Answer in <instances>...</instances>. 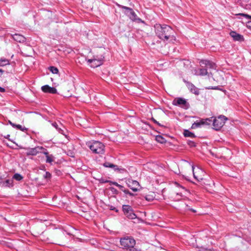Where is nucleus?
<instances>
[{
  "label": "nucleus",
  "mask_w": 251,
  "mask_h": 251,
  "mask_svg": "<svg viewBox=\"0 0 251 251\" xmlns=\"http://www.w3.org/2000/svg\"><path fill=\"white\" fill-rule=\"evenodd\" d=\"M123 211L125 215L130 219H134L136 218V214L134 213L131 206L128 205H123Z\"/></svg>",
  "instance_id": "nucleus-8"
},
{
  "label": "nucleus",
  "mask_w": 251,
  "mask_h": 251,
  "mask_svg": "<svg viewBox=\"0 0 251 251\" xmlns=\"http://www.w3.org/2000/svg\"><path fill=\"white\" fill-rule=\"evenodd\" d=\"M51 125L56 128V129L61 134L63 135H65L64 130L62 129L61 127L58 126V124L56 122H53L51 123Z\"/></svg>",
  "instance_id": "nucleus-20"
},
{
  "label": "nucleus",
  "mask_w": 251,
  "mask_h": 251,
  "mask_svg": "<svg viewBox=\"0 0 251 251\" xmlns=\"http://www.w3.org/2000/svg\"><path fill=\"white\" fill-rule=\"evenodd\" d=\"M41 90L44 93H50V94H56L57 90L55 87H50L48 85H45L41 87Z\"/></svg>",
  "instance_id": "nucleus-14"
},
{
  "label": "nucleus",
  "mask_w": 251,
  "mask_h": 251,
  "mask_svg": "<svg viewBox=\"0 0 251 251\" xmlns=\"http://www.w3.org/2000/svg\"><path fill=\"white\" fill-rule=\"evenodd\" d=\"M152 121H153L154 123H155V124H158V122L156 120H155L154 118H152Z\"/></svg>",
  "instance_id": "nucleus-43"
},
{
  "label": "nucleus",
  "mask_w": 251,
  "mask_h": 251,
  "mask_svg": "<svg viewBox=\"0 0 251 251\" xmlns=\"http://www.w3.org/2000/svg\"><path fill=\"white\" fill-rule=\"evenodd\" d=\"M42 150H44V151L43 152V153L44 154H45L46 157L49 155V153H48V151H47V150L46 149L44 148V149H43Z\"/></svg>",
  "instance_id": "nucleus-38"
},
{
  "label": "nucleus",
  "mask_w": 251,
  "mask_h": 251,
  "mask_svg": "<svg viewBox=\"0 0 251 251\" xmlns=\"http://www.w3.org/2000/svg\"><path fill=\"white\" fill-rule=\"evenodd\" d=\"M183 135L185 137H188L190 138H195L196 137L194 133L190 132L188 130H184Z\"/></svg>",
  "instance_id": "nucleus-22"
},
{
  "label": "nucleus",
  "mask_w": 251,
  "mask_h": 251,
  "mask_svg": "<svg viewBox=\"0 0 251 251\" xmlns=\"http://www.w3.org/2000/svg\"><path fill=\"white\" fill-rule=\"evenodd\" d=\"M186 84L187 87L192 93L197 95H198L199 94V90L194 85H193L192 83L189 82H187Z\"/></svg>",
  "instance_id": "nucleus-18"
},
{
  "label": "nucleus",
  "mask_w": 251,
  "mask_h": 251,
  "mask_svg": "<svg viewBox=\"0 0 251 251\" xmlns=\"http://www.w3.org/2000/svg\"><path fill=\"white\" fill-rule=\"evenodd\" d=\"M157 125H158V126H163L162 125H161L160 123H158V124H157Z\"/></svg>",
  "instance_id": "nucleus-46"
},
{
  "label": "nucleus",
  "mask_w": 251,
  "mask_h": 251,
  "mask_svg": "<svg viewBox=\"0 0 251 251\" xmlns=\"http://www.w3.org/2000/svg\"><path fill=\"white\" fill-rule=\"evenodd\" d=\"M212 118L213 117L211 118V119H201L200 121H196L193 124L191 127L192 128H196L200 127L201 125H210L209 122L212 121Z\"/></svg>",
  "instance_id": "nucleus-12"
},
{
  "label": "nucleus",
  "mask_w": 251,
  "mask_h": 251,
  "mask_svg": "<svg viewBox=\"0 0 251 251\" xmlns=\"http://www.w3.org/2000/svg\"><path fill=\"white\" fill-rule=\"evenodd\" d=\"M176 185L179 187L180 189V192H177L176 193V196L173 197V198L176 201H178L181 199V198L183 196V194L185 193L186 191V189L184 187H182L177 183H176Z\"/></svg>",
  "instance_id": "nucleus-13"
},
{
  "label": "nucleus",
  "mask_w": 251,
  "mask_h": 251,
  "mask_svg": "<svg viewBox=\"0 0 251 251\" xmlns=\"http://www.w3.org/2000/svg\"><path fill=\"white\" fill-rule=\"evenodd\" d=\"M14 128H15L17 129H19V130H20L22 131H27V128H26L25 127H23L21 125H16V124H15L14 127Z\"/></svg>",
  "instance_id": "nucleus-25"
},
{
  "label": "nucleus",
  "mask_w": 251,
  "mask_h": 251,
  "mask_svg": "<svg viewBox=\"0 0 251 251\" xmlns=\"http://www.w3.org/2000/svg\"><path fill=\"white\" fill-rule=\"evenodd\" d=\"M157 125H158V126H163L162 125H161L160 123H158V124H157Z\"/></svg>",
  "instance_id": "nucleus-47"
},
{
  "label": "nucleus",
  "mask_w": 251,
  "mask_h": 251,
  "mask_svg": "<svg viewBox=\"0 0 251 251\" xmlns=\"http://www.w3.org/2000/svg\"><path fill=\"white\" fill-rule=\"evenodd\" d=\"M115 185L117 186L121 190H122L123 192H124V190H125V188L124 187L120 184H119L118 183H114Z\"/></svg>",
  "instance_id": "nucleus-33"
},
{
  "label": "nucleus",
  "mask_w": 251,
  "mask_h": 251,
  "mask_svg": "<svg viewBox=\"0 0 251 251\" xmlns=\"http://www.w3.org/2000/svg\"><path fill=\"white\" fill-rule=\"evenodd\" d=\"M8 123L13 127L15 124H14L13 123H12L10 121H8Z\"/></svg>",
  "instance_id": "nucleus-42"
},
{
  "label": "nucleus",
  "mask_w": 251,
  "mask_h": 251,
  "mask_svg": "<svg viewBox=\"0 0 251 251\" xmlns=\"http://www.w3.org/2000/svg\"><path fill=\"white\" fill-rule=\"evenodd\" d=\"M100 182L101 183H105L108 182V180L105 179L103 178H100Z\"/></svg>",
  "instance_id": "nucleus-36"
},
{
  "label": "nucleus",
  "mask_w": 251,
  "mask_h": 251,
  "mask_svg": "<svg viewBox=\"0 0 251 251\" xmlns=\"http://www.w3.org/2000/svg\"><path fill=\"white\" fill-rule=\"evenodd\" d=\"M107 183H109L110 184H113V185H115V184L114 183H117L116 182H115V181H110V180H108V182Z\"/></svg>",
  "instance_id": "nucleus-40"
},
{
  "label": "nucleus",
  "mask_w": 251,
  "mask_h": 251,
  "mask_svg": "<svg viewBox=\"0 0 251 251\" xmlns=\"http://www.w3.org/2000/svg\"><path fill=\"white\" fill-rule=\"evenodd\" d=\"M11 36L15 41L19 43H24L26 40L24 36L20 34H11Z\"/></svg>",
  "instance_id": "nucleus-17"
},
{
  "label": "nucleus",
  "mask_w": 251,
  "mask_h": 251,
  "mask_svg": "<svg viewBox=\"0 0 251 251\" xmlns=\"http://www.w3.org/2000/svg\"><path fill=\"white\" fill-rule=\"evenodd\" d=\"M145 199L148 201H151L154 199V195L153 193L151 194L147 195L145 197Z\"/></svg>",
  "instance_id": "nucleus-23"
},
{
  "label": "nucleus",
  "mask_w": 251,
  "mask_h": 251,
  "mask_svg": "<svg viewBox=\"0 0 251 251\" xmlns=\"http://www.w3.org/2000/svg\"><path fill=\"white\" fill-rule=\"evenodd\" d=\"M49 70L54 74H57L58 73V69L54 66H50L49 68Z\"/></svg>",
  "instance_id": "nucleus-27"
},
{
  "label": "nucleus",
  "mask_w": 251,
  "mask_h": 251,
  "mask_svg": "<svg viewBox=\"0 0 251 251\" xmlns=\"http://www.w3.org/2000/svg\"><path fill=\"white\" fill-rule=\"evenodd\" d=\"M156 35L161 40L166 41H173L176 40L174 29L167 25L156 24L154 26Z\"/></svg>",
  "instance_id": "nucleus-1"
},
{
  "label": "nucleus",
  "mask_w": 251,
  "mask_h": 251,
  "mask_svg": "<svg viewBox=\"0 0 251 251\" xmlns=\"http://www.w3.org/2000/svg\"><path fill=\"white\" fill-rule=\"evenodd\" d=\"M118 7L125 10V14L129 17V18L133 21L141 22L142 20L137 17V16L133 10L128 7L117 4Z\"/></svg>",
  "instance_id": "nucleus-5"
},
{
  "label": "nucleus",
  "mask_w": 251,
  "mask_h": 251,
  "mask_svg": "<svg viewBox=\"0 0 251 251\" xmlns=\"http://www.w3.org/2000/svg\"><path fill=\"white\" fill-rule=\"evenodd\" d=\"M88 147L92 151L96 154H103L104 152L105 146L99 141H94L90 143Z\"/></svg>",
  "instance_id": "nucleus-3"
},
{
  "label": "nucleus",
  "mask_w": 251,
  "mask_h": 251,
  "mask_svg": "<svg viewBox=\"0 0 251 251\" xmlns=\"http://www.w3.org/2000/svg\"><path fill=\"white\" fill-rule=\"evenodd\" d=\"M128 195H129L130 196H134V194L132 193H131L130 191L129 192V193H128Z\"/></svg>",
  "instance_id": "nucleus-44"
},
{
  "label": "nucleus",
  "mask_w": 251,
  "mask_h": 251,
  "mask_svg": "<svg viewBox=\"0 0 251 251\" xmlns=\"http://www.w3.org/2000/svg\"><path fill=\"white\" fill-rule=\"evenodd\" d=\"M173 104L174 105L179 106L185 109H187L190 107L189 103L182 98H177L175 99L173 101Z\"/></svg>",
  "instance_id": "nucleus-7"
},
{
  "label": "nucleus",
  "mask_w": 251,
  "mask_h": 251,
  "mask_svg": "<svg viewBox=\"0 0 251 251\" xmlns=\"http://www.w3.org/2000/svg\"><path fill=\"white\" fill-rule=\"evenodd\" d=\"M9 64V60L5 58L0 59V66H4Z\"/></svg>",
  "instance_id": "nucleus-24"
},
{
  "label": "nucleus",
  "mask_w": 251,
  "mask_h": 251,
  "mask_svg": "<svg viewBox=\"0 0 251 251\" xmlns=\"http://www.w3.org/2000/svg\"><path fill=\"white\" fill-rule=\"evenodd\" d=\"M129 251H141V250H138L136 248H134V246L132 247H131L129 249Z\"/></svg>",
  "instance_id": "nucleus-37"
},
{
  "label": "nucleus",
  "mask_w": 251,
  "mask_h": 251,
  "mask_svg": "<svg viewBox=\"0 0 251 251\" xmlns=\"http://www.w3.org/2000/svg\"><path fill=\"white\" fill-rule=\"evenodd\" d=\"M227 118L224 115H220L217 118H215L211 122H213V129L215 130H219L225 125Z\"/></svg>",
  "instance_id": "nucleus-4"
},
{
  "label": "nucleus",
  "mask_w": 251,
  "mask_h": 251,
  "mask_svg": "<svg viewBox=\"0 0 251 251\" xmlns=\"http://www.w3.org/2000/svg\"><path fill=\"white\" fill-rule=\"evenodd\" d=\"M25 149L27 151L26 152V155L27 156H35L39 152H41L43 149H44V148L40 146H36L33 148H25Z\"/></svg>",
  "instance_id": "nucleus-9"
},
{
  "label": "nucleus",
  "mask_w": 251,
  "mask_h": 251,
  "mask_svg": "<svg viewBox=\"0 0 251 251\" xmlns=\"http://www.w3.org/2000/svg\"><path fill=\"white\" fill-rule=\"evenodd\" d=\"M192 172L193 176L197 180L200 181V180H202V177L201 176L198 175L199 173H202V171L200 170L199 168H198L196 171H195V167L193 165L192 166Z\"/></svg>",
  "instance_id": "nucleus-16"
},
{
  "label": "nucleus",
  "mask_w": 251,
  "mask_h": 251,
  "mask_svg": "<svg viewBox=\"0 0 251 251\" xmlns=\"http://www.w3.org/2000/svg\"><path fill=\"white\" fill-rule=\"evenodd\" d=\"M128 187L134 192H137L139 190L140 185L136 180L132 179H128L126 182Z\"/></svg>",
  "instance_id": "nucleus-10"
},
{
  "label": "nucleus",
  "mask_w": 251,
  "mask_h": 251,
  "mask_svg": "<svg viewBox=\"0 0 251 251\" xmlns=\"http://www.w3.org/2000/svg\"><path fill=\"white\" fill-rule=\"evenodd\" d=\"M230 36L233 38L235 41L242 42L244 40V36L234 31H231L229 33Z\"/></svg>",
  "instance_id": "nucleus-15"
},
{
  "label": "nucleus",
  "mask_w": 251,
  "mask_h": 251,
  "mask_svg": "<svg viewBox=\"0 0 251 251\" xmlns=\"http://www.w3.org/2000/svg\"><path fill=\"white\" fill-rule=\"evenodd\" d=\"M51 177V174L49 172H46L45 174L43 176V177L47 180V181H49L50 180Z\"/></svg>",
  "instance_id": "nucleus-30"
},
{
  "label": "nucleus",
  "mask_w": 251,
  "mask_h": 251,
  "mask_svg": "<svg viewBox=\"0 0 251 251\" xmlns=\"http://www.w3.org/2000/svg\"><path fill=\"white\" fill-rule=\"evenodd\" d=\"M201 67H204L206 69H215L216 65L214 63L207 60H201L200 61Z\"/></svg>",
  "instance_id": "nucleus-11"
},
{
  "label": "nucleus",
  "mask_w": 251,
  "mask_h": 251,
  "mask_svg": "<svg viewBox=\"0 0 251 251\" xmlns=\"http://www.w3.org/2000/svg\"><path fill=\"white\" fill-rule=\"evenodd\" d=\"M9 180H6V183H9Z\"/></svg>",
  "instance_id": "nucleus-49"
},
{
  "label": "nucleus",
  "mask_w": 251,
  "mask_h": 251,
  "mask_svg": "<svg viewBox=\"0 0 251 251\" xmlns=\"http://www.w3.org/2000/svg\"><path fill=\"white\" fill-rule=\"evenodd\" d=\"M13 178L16 180L20 181L23 179V177L19 174H15L14 175Z\"/></svg>",
  "instance_id": "nucleus-28"
},
{
  "label": "nucleus",
  "mask_w": 251,
  "mask_h": 251,
  "mask_svg": "<svg viewBox=\"0 0 251 251\" xmlns=\"http://www.w3.org/2000/svg\"><path fill=\"white\" fill-rule=\"evenodd\" d=\"M4 72V71L1 69H0V76H1ZM5 92V90L4 88L0 87V92Z\"/></svg>",
  "instance_id": "nucleus-32"
},
{
  "label": "nucleus",
  "mask_w": 251,
  "mask_h": 251,
  "mask_svg": "<svg viewBox=\"0 0 251 251\" xmlns=\"http://www.w3.org/2000/svg\"><path fill=\"white\" fill-rule=\"evenodd\" d=\"M183 176L184 177H185L187 179H188L186 178V176H185V175H183Z\"/></svg>",
  "instance_id": "nucleus-50"
},
{
  "label": "nucleus",
  "mask_w": 251,
  "mask_h": 251,
  "mask_svg": "<svg viewBox=\"0 0 251 251\" xmlns=\"http://www.w3.org/2000/svg\"><path fill=\"white\" fill-rule=\"evenodd\" d=\"M110 190L112 191V192L113 193V194H118V191L117 189H116L114 187H110Z\"/></svg>",
  "instance_id": "nucleus-35"
},
{
  "label": "nucleus",
  "mask_w": 251,
  "mask_h": 251,
  "mask_svg": "<svg viewBox=\"0 0 251 251\" xmlns=\"http://www.w3.org/2000/svg\"><path fill=\"white\" fill-rule=\"evenodd\" d=\"M238 15H241L242 16H244L246 17L247 19H251V16H250L248 14H243V13H240ZM248 24L249 25L248 26H251V21H248Z\"/></svg>",
  "instance_id": "nucleus-29"
},
{
  "label": "nucleus",
  "mask_w": 251,
  "mask_h": 251,
  "mask_svg": "<svg viewBox=\"0 0 251 251\" xmlns=\"http://www.w3.org/2000/svg\"><path fill=\"white\" fill-rule=\"evenodd\" d=\"M191 211H192L193 212H196V210H194V209H190Z\"/></svg>",
  "instance_id": "nucleus-48"
},
{
  "label": "nucleus",
  "mask_w": 251,
  "mask_h": 251,
  "mask_svg": "<svg viewBox=\"0 0 251 251\" xmlns=\"http://www.w3.org/2000/svg\"><path fill=\"white\" fill-rule=\"evenodd\" d=\"M211 89H215V88H211Z\"/></svg>",
  "instance_id": "nucleus-51"
},
{
  "label": "nucleus",
  "mask_w": 251,
  "mask_h": 251,
  "mask_svg": "<svg viewBox=\"0 0 251 251\" xmlns=\"http://www.w3.org/2000/svg\"><path fill=\"white\" fill-rule=\"evenodd\" d=\"M9 137H10L9 134H7L6 136H4L5 138H6V139H8Z\"/></svg>",
  "instance_id": "nucleus-45"
},
{
  "label": "nucleus",
  "mask_w": 251,
  "mask_h": 251,
  "mask_svg": "<svg viewBox=\"0 0 251 251\" xmlns=\"http://www.w3.org/2000/svg\"><path fill=\"white\" fill-rule=\"evenodd\" d=\"M129 192V191L128 189H125V190H124L123 192H124V193L126 194H128Z\"/></svg>",
  "instance_id": "nucleus-41"
},
{
  "label": "nucleus",
  "mask_w": 251,
  "mask_h": 251,
  "mask_svg": "<svg viewBox=\"0 0 251 251\" xmlns=\"http://www.w3.org/2000/svg\"><path fill=\"white\" fill-rule=\"evenodd\" d=\"M198 75L201 76H204L207 75L209 77H212V73L211 72L208 73L207 72V69H206L204 67H202L200 69Z\"/></svg>",
  "instance_id": "nucleus-19"
},
{
  "label": "nucleus",
  "mask_w": 251,
  "mask_h": 251,
  "mask_svg": "<svg viewBox=\"0 0 251 251\" xmlns=\"http://www.w3.org/2000/svg\"><path fill=\"white\" fill-rule=\"evenodd\" d=\"M103 166L106 168H113L115 170L118 169V166L117 165H114L113 164L109 162H105V163H103Z\"/></svg>",
  "instance_id": "nucleus-21"
},
{
  "label": "nucleus",
  "mask_w": 251,
  "mask_h": 251,
  "mask_svg": "<svg viewBox=\"0 0 251 251\" xmlns=\"http://www.w3.org/2000/svg\"><path fill=\"white\" fill-rule=\"evenodd\" d=\"M120 244L123 248L129 250L131 247L134 246L135 245V240L131 237H124L121 239Z\"/></svg>",
  "instance_id": "nucleus-6"
},
{
  "label": "nucleus",
  "mask_w": 251,
  "mask_h": 251,
  "mask_svg": "<svg viewBox=\"0 0 251 251\" xmlns=\"http://www.w3.org/2000/svg\"><path fill=\"white\" fill-rule=\"evenodd\" d=\"M110 210H114V211H115L117 212L118 211V210L116 208H115V207H113V206H111Z\"/></svg>",
  "instance_id": "nucleus-39"
},
{
  "label": "nucleus",
  "mask_w": 251,
  "mask_h": 251,
  "mask_svg": "<svg viewBox=\"0 0 251 251\" xmlns=\"http://www.w3.org/2000/svg\"><path fill=\"white\" fill-rule=\"evenodd\" d=\"M155 139L158 142L160 143H164L166 142L165 139L161 135H157Z\"/></svg>",
  "instance_id": "nucleus-26"
},
{
  "label": "nucleus",
  "mask_w": 251,
  "mask_h": 251,
  "mask_svg": "<svg viewBox=\"0 0 251 251\" xmlns=\"http://www.w3.org/2000/svg\"><path fill=\"white\" fill-rule=\"evenodd\" d=\"M100 54L94 56L93 58L88 59L89 63L91 64V66L96 68L100 66L103 63L104 58L103 50H100L99 51Z\"/></svg>",
  "instance_id": "nucleus-2"
},
{
  "label": "nucleus",
  "mask_w": 251,
  "mask_h": 251,
  "mask_svg": "<svg viewBox=\"0 0 251 251\" xmlns=\"http://www.w3.org/2000/svg\"><path fill=\"white\" fill-rule=\"evenodd\" d=\"M187 144L191 147L195 146V143L193 141L188 140Z\"/></svg>",
  "instance_id": "nucleus-34"
},
{
  "label": "nucleus",
  "mask_w": 251,
  "mask_h": 251,
  "mask_svg": "<svg viewBox=\"0 0 251 251\" xmlns=\"http://www.w3.org/2000/svg\"><path fill=\"white\" fill-rule=\"evenodd\" d=\"M53 156L52 154L49 155L46 157V162L51 163L53 161Z\"/></svg>",
  "instance_id": "nucleus-31"
}]
</instances>
